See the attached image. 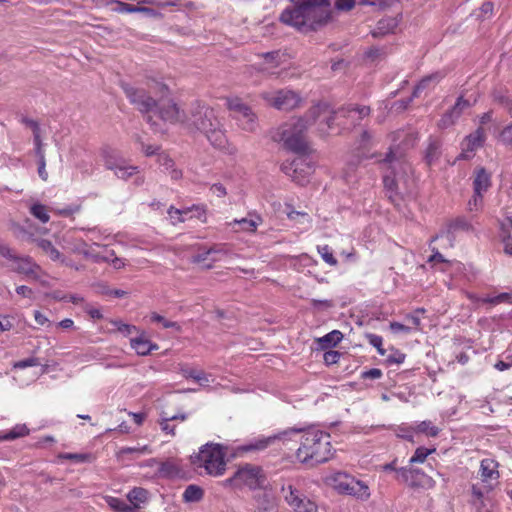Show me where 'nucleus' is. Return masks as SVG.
<instances>
[{"label":"nucleus","mask_w":512,"mask_h":512,"mask_svg":"<svg viewBox=\"0 0 512 512\" xmlns=\"http://www.w3.org/2000/svg\"><path fill=\"white\" fill-rule=\"evenodd\" d=\"M296 5L286 8L280 21L301 33L317 31L331 19V0H290Z\"/></svg>","instance_id":"f257e3e1"},{"label":"nucleus","mask_w":512,"mask_h":512,"mask_svg":"<svg viewBox=\"0 0 512 512\" xmlns=\"http://www.w3.org/2000/svg\"><path fill=\"white\" fill-rule=\"evenodd\" d=\"M328 112L330 111L327 104H317L309 109L304 118L284 123L271 131V138L275 142H282L285 149L297 155L308 154L309 145L305 132L309 125L314 124L321 115Z\"/></svg>","instance_id":"f03ea898"},{"label":"nucleus","mask_w":512,"mask_h":512,"mask_svg":"<svg viewBox=\"0 0 512 512\" xmlns=\"http://www.w3.org/2000/svg\"><path fill=\"white\" fill-rule=\"evenodd\" d=\"M383 162L389 165V172L383 177L384 187L389 200L395 206H399L401 200L412 196L414 192L412 167L405 160L398 158L392 150L386 154Z\"/></svg>","instance_id":"7ed1b4c3"},{"label":"nucleus","mask_w":512,"mask_h":512,"mask_svg":"<svg viewBox=\"0 0 512 512\" xmlns=\"http://www.w3.org/2000/svg\"><path fill=\"white\" fill-rule=\"evenodd\" d=\"M184 126L191 132L203 133L216 148H224L227 138L215 111L200 101L194 102L185 116Z\"/></svg>","instance_id":"20e7f679"},{"label":"nucleus","mask_w":512,"mask_h":512,"mask_svg":"<svg viewBox=\"0 0 512 512\" xmlns=\"http://www.w3.org/2000/svg\"><path fill=\"white\" fill-rule=\"evenodd\" d=\"M333 455L330 435L322 431H308L301 435L296 456L301 463L311 466L328 461Z\"/></svg>","instance_id":"39448f33"},{"label":"nucleus","mask_w":512,"mask_h":512,"mask_svg":"<svg viewBox=\"0 0 512 512\" xmlns=\"http://www.w3.org/2000/svg\"><path fill=\"white\" fill-rule=\"evenodd\" d=\"M191 462L214 476L222 475L226 469L225 452L219 444L204 445L198 454L191 456Z\"/></svg>","instance_id":"423d86ee"},{"label":"nucleus","mask_w":512,"mask_h":512,"mask_svg":"<svg viewBox=\"0 0 512 512\" xmlns=\"http://www.w3.org/2000/svg\"><path fill=\"white\" fill-rule=\"evenodd\" d=\"M329 480L331 486L341 494L351 495L362 501L370 497L369 487L346 473L337 472Z\"/></svg>","instance_id":"0eeeda50"},{"label":"nucleus","mask_w":512,"mask_h":512,"mask_svg":"<svg viewBox=\"0 0 512 512\" xmlns=\"http://www.w3.org/2000/svg\"><path fill=\"white\" fill-rule=\"evenodd\" d=\"M281 171L296 184L304 186L309 183L310 176L314 172V165L309 159L308 154H299L292 161L283 162Z\"/></svg>","instance_id":"6e6552de"},{"label":"nucleus","mask_w":512,"mask_h":512,"mask_svg":"<svg viewBox=\"0 0 512 512\" xmlns=\"http://www.w3.org/2000/svg\"><path fill=\"white\" fill-rule=\"evenodd\" d=\"M266 478L262 474V469L259 466L246 464L237 469L233 477L226 480L227 483L234 484L235 486H247L250 489H258L263 487Z\"/></svg>","instance_id":"1a4fd4ad"},{"label":"nucleus","mask_w":512,"mask_h":512,"mask_svg":"<svg viewBox=\"0 0 512 512\" xmlns=\"http://www.w3.org/2000/svg\"><path fill=\"white\" fill-rule=\"evenodd\" d=\"M228 109L233 112L234 118L238 121L239 126L248 132H254L257 127L256 115L252 109L242 102L239 98L227 100Z\"/></svg>","instance_id":"9d476101"},{"label":"nucleus","mask_w":512,"mask_h":512,"mask_svg":"<svg viewBox=\"0 0 512 512\" xmlns=\"http://www.w3.org/2000/svg\"><path fill=\"white\" fill-rule=\"evenodd\" d=\"M122 88L131 104L135 105L141 113L148 114L158 107V102L145 89L128 84H123Z\"/></svg>","instance_id":"9b49d317"},{"label":"nucleus","mask_w":512,"mask_h":512,"mask_svg":"<svg viewBox=\"0 0 512 512\" xmlns=\"http://www.w3.org/2000/svg\"><path fill=\"white\" fill-rule=\"evenodd\" d=\"M370 112V107L365 105H349L346 108L339 109L337 112H330V115L324 119L327 127L320 128V132L322 134L328 133V130L332 129L335 117L338 114L350 118L353 122H357L369 116Z\"/></svg>","instance_id":"f8f14e48"},{"label":"nucleus","mask_w":512,"mask_h":512,"mask_svg":"<svg viewBox=\"0 0 512 512\" xmlns=\"http://www.w3.org/2000/svg\"><path fill=\"white\" fill-rule=\"evenodd\" d=\"M398 480L403 481L412 488H424L432 485L431 477L426 475L420 469L400 468L398 470Z\"/></svg>","instance_id":"ddd939ff"},{"label":"nucleus","mask_w":512,"mask_h":512,"mask_svg":"<svg viewBox=\"0 0 512 512\" xmlns=\"http://www.w3.org/2000/svg\"><path fill=\"white\" fill-rule=\"evenodd\" d=\"M301 99L297 93L292 90H279L273 97L272 105L279 109L289 111L297 107Z\"/></svg>","instance_id":"4468645a"},{"label":"nucleus","mask_w":512,"mask_h":512,"mask_svg":"<svg viewBox=\"0 0 512 512\" xmlns=\"http://www.w3.org/2000/svg\"><path fill=\"white\" fill-rule=\"evenodd\" d=\"M158 114L163 121L170 123L180 122L184 125L186 114L181 112L175 103L168 102L167 104H160Z\"/></svg>","instance_id":"2eb2a0df"},{"label":"nucleus","mask_w":512,"mask_h":512,"mask_svg":"<svg viewBox=\"0 0 512 512\" xmlns=\"http://www.w3.org/2000/svg\"><path fill=\"white\" fill-rule=\"evenodd\" d=\"M11 261L16 262V266L13 269L15 272L24 274L35 280L38 279L36 270H39L40 267L33 262L30 257H20L16 255V259H12Z\"/></svg>","instance_id":"dca6fc26"},{"label":"nucleus","mask_w":512,"mask_h":512,"mask_svg":"<svg viewBox=\"0 0 512 512\" xmlns=\"http://www.w3.org/2000/svg\"><path fill=\"white\" fill-rule=\"evenodd\" d=\"M131 347L136 351L138 355L145 356L150 354L153 350H157L159 347L157 344L152 343L150 340L144 338L142 335L139 337L132 338L130 340Z\"/></svg>","instance_id":"f3484780"},{"label":"nucleus","mask_w":512,"mask_h":512,"mask_svg":"<svg viewBox=\"0 0 512 512\" xmlns=\"http://www.w3.org/2000/svg\"><path fill=\"white\" fill-rule=\"evenodd\" d=\"M491 186V175L484 167H479L475 171V178L473 180V189L478 192H486Z\"/></svg>","instance_id":"a211bd4d"},{"label":"nucleus","mask_w":512,"mask_h":512,"mask_svg":"<svg viewBox=\"0 0 512 512\" xmlns=\"http://www.w3.org/2000/svg\"><path fill=\"white\" fill-rule=\"evenodd\" d=\"M442 142L438 138L430 137L428 146L425 150L424 159L427 165L431 166L441 156Z\"/></svg>","instance_id":"6ab92c4d"},{"label":"nucleus","mask_w":512,"mask_h":512,"mask_svg":"<svg viewBox=\"0 0 512 512\" xmlns=\"http://www.w3.org/2000/svg\"><path fill=\"white\" fill-rule=\"evenodd\" d=\"M498 466V462L493 459H483L480 464L482 481L486 482L489 479H497L499 477Z\"/></svg>","instance_id":"aec40b11"},{"label":"nucleus","mask_w":512,"mask_h":512,"mask_svg":"<svg viewBox=\"0 0 512 512\" xmlns=\"http://www.w3.org/2000/svg\"><path fill=\"white\" fill-rule=\"evenodd\" d=\"M484 131L482 128H478L475 132L466 136L462 142V149L470 152H474L478 147H481L484 142Z\"/></svg>","instance_id":"412c9836"},{"label":"nucleus","mask_w":512,"mask_h":512,"mask_svg":"<svg viewBox=\"0 0 512 512\" xmlns=\"http://www.w3.org/2000/svg\"><path fill=\"white\" fill-rule=\"evenodd\" d=\"M249 215L251 218L235 219L230 223V225H239L242 231L254 233L257 227L263 222V219L261 216L256 214Z\"/></svg>","instance_id":"4be33fe9"},{"label":"nucleus","mask_w":512,"mask_h":512,"mask_svg":"<svg viewBox=\"0 0 512 512\" xmlns=\"http://www.w3.org/2000/svg\"><path fill=\"white\" fill-rule=\"evenodd\" d=\"M104 165L109 170H115L120 165L125 163V160L118 155V153L112 149H104L102 152Z\"/></svg>","instance_id":"5701e85b"},{"label":"nucleus","mask_w":512,"mask_h":512,"mask_svg":"<svg viewBox=\"0 0 512 512\" xmlns=\"http://www.w3.org/2000/svg\"><path fill=\"white\" fill-rule=\"evenodd\" d=\"M282 492L284 493L286 502L293 508L299 506V503H301V501L306 497L302 492L294 488L292 485H288L287 487L283 486Z\"/></svg>","instance_id":"b1692460"},{"label":"nucleus","mask_w":512,"mask_h":512,"mask_svg":"<svg viewBox=\"0 0 512 512\" xmlns=\"http://www.w3.org/2000/svg\"><path fill=\"white\" fill-rule=\"evenodd\" d=\"M443 78L440 72H435L422 78L419 83L414 87L412 97H419L420 93L429 87L430 83H438Z\"/></svg>","instance_id":"393cba45"},{"label":"nucleus","mask_w":512,"mask_h":512,"mask_svg":"<svg viewBox=\"0 0 512 512\" xmlns=\"http://www.w3.org/2000/svg\"><path fill=\"white\" fill-rule=\"evenodd\" d=\"M343 338V334L339 330H333L325 336L318 339V343L322 349L335 347Z\"/></svg>","instance_id":"a878e982"},{"label":"nucleus","mask_w":512,"mask_h":512,"mask_svg":"<svg viewBox=\"0 0 512 512\" xmlns=\"http://www.w3.org/2000/svg\"><path fill=\"white\" fill-rule=\"evenodd\" d=\"M204 490L198 485H188L183 493V501L187 503L199 502L203 499Z\"/></svg>","instance_id":"bb28decb"},{"label":"nucleus","mask_w":512,"mask_h":512,"mask_svg":"<svg viewBox=\"0 0 512 512\" xmlns=\"http://www.w3.org/2000/svg\"><path fill=\"white\" fill-rule=\"evenodd\" d=\"M29 434V429L26 425H16L10 431L0 435V441H12L17 438L24 437Z\"/></svg>","instance_id":"cd10ccee"},{"label":"nucleus","mask_w":512,"mask_h":512,"mask_svg":"<svg viewBox=\"0 0 512 512\" xmlns=\"http://www.w3.org/2000/svg\"><path fill=\"white\" fill-rule=\"evenodd\" d=\"M37 245L41 248L53 261H57L61 259L62 254L59 250L52 244L51 241L47 239H40L37 241Z\"/></svg>","instance_id":"c85d7f7f"},{"label":"nucleus","mask_w":512,"mask_h":512,"mask_svg":"<svg viewBox=\"0 0 512 512\" xmlns=\"http://www.w3.org/2000/svg\"><path fill=\"white\" fill-rule=\"evenodd\" d=\"M147 495H148V492L146 489L140 488V487H135L128 493L127 497H128V500L132 504H134V506H132V507L135 510L136 508H138L139 503H143L147 500Z\"/></svg>","instance_id":"c756f323"},{"label":"nucleus","mask_w":512,"mask_h":512,"mask_svg":"<svg viewBox=\"0 0 512 512\" xmlns=\"http://www.w3.org/2000/svg\"><path fill=\"white\" fill-rule=\"evenodd\" d=\"M179 468L171 461L160 462L158 474L160 477L173 478L179 474Z\"/></svg>","instance_id":"7c9ffc66"},{"label":"nucleus","mask_w":512,"mask_h":512,"mask_svg":"<svg viewBox=\"0 0 512 512\" xmlns=\"http://www.w3.org/2000/svg\"><path fill=\"white\" fill-rule=\"evenodd\" d=\"M288 434L287 431L283 432L282 435H286ZM276 438H281V434L278 435V436H274V437H268L266 439H261V440H257L253 443H250V444H247L245 446H243V450L244 451H254V450H264L265 448L268 447V445L273 442Z\"/></svg>","instance_id":"2f4dec72"},{"label":"nucleus","mask_w":512,"mask_h":512,"mask_svg":"<svg viewBox=\"0 0 512 512\" xmlns=\"http://www.w3.org/2000/svg\"><path fill=\"white\" fill-rule=\"evenodd\" d=\"M396 26H397V23L395 22V20L393 18L382 19V20L378 21L377 28L373 32V35L377 36V35H384V34L390 33L394 30V28Z\"/></svg>","instance_id":"473e14b6"},{"label":"nucleus","mask_w":512,"mask_h":512,"mask_svg":"<svg viewBox=\"0 0 512 512\" xmlns=\"http://www.w3.org/2000/svg\"><path fill=\"white\" fill-rule=\"evenodd\" d=\"M493 100L495 103L506 109L510 116H512V99L508 95L504 94L500 90H495L493 92Z\"/></svg>","instance_id":"72a5a7b5"},{"label":"nucleus","mask_w":512,"mask_h":512,"mask_svg":"<svg viewBox=\"0 0 512 512\" xmlns=\"http://www.w3.org/2000/svg\"><path fill=\"white\" fill-rule=\"evenodd\" d=\"M118 8L117 10L119 12H125V13H135V12H142L146 14H152L154 11L151 8L143 7V6H136L132 4H128L125 2H117Z\"/></svg>","instance_id":"f704fd0d"},{"label":"nucleus","mask_w":512,"mask_h":512,"mask_svg":"<svg viewBox=\"0 0 512 512\" xmlns=\"http://www.w3.org/2000/svg\"><path fill=\"white\" fill-rule=\"evenodd\" d=\"M107 503L115 512H134V508L131 505L119 498L109 497Z\"/></svg>","instance_id":"c9c22d12"},{"label":"nucleus","mask_w":512,"mask_h":512,"mask_svg":"<svg viewBox=\"0 0 512 512\" xmlns=\"http://www.w3.org/2000/svg\"><path fill=\"white\" fill-rule=\"evenodd\" d=\"M30 213L40 220L42 223H47L50 219L48 214V210L45 205L40 203H35L30 207Z\"/></svg>","instance_id":"e433bc0d"},{"label":"nucleus","mask_w":512,"mask_h":512,"mask_svg":"<svg viewBox=\"0 0 512 512\" xmlns=\"http://www.w3.org/2000/svg\"><path fill=\"white\" fill-rule=\"evenodd\" d=\"M482 302L489 303L492 305H498L501 303H509L512 304V291L511 292H503L493 297H486L482 299Z\"/></svg>","instance_id":"4c0bfd02"},{"label":"nucleus","mask_w":512,"mask_h":512,"mask_svg":"<svg viewBox=\"0 0 512 512\" xmlns=\"http://www.w3.org/2000/svg\"><path fill=\"white\" fill-rule=\"evenodd\" d=\"M458 118L459 116H456V113L450 109L441 117L438 122V127L440 129H446L452 126Z\"/></svg>","instance_id":"58836bf2"},{"label":"nucleus","mask_w":512,"mask_h":512,"mask_svg":"<svg viewBox=\"0 0 512 512\" xmlns=\"http://www.w3.org/2000/svg\"><path fill=\"white\" fill-rule=\"evenodd\" d=\"M416 431L431 437H436L439 434V429L436 426H433L431 421H422L417 426Z\"/></svg>","instance_id":"ea45409f"},{"label":"nucleus","mask_w":512,"mask_h":512,"mask_svg":"<svg viewBox=\"0 0 512 512\" xmlns=\"http://www.w3.org/2000/svg\"><path fill=\"white\" fill-rule=\"evenodd\" d=\"M435 449H428L425 447H418L414 453V455L410 459V463H423L428 455L434 452Z\"/></svg>","instance_id":"a19ab883"},{"label":"nucleus","mask_w":512,"mask_h":512,"mask_svg":"<svg viewBox=\"0 0 512 512\" xmlns=\"http://www.w3.org/2000/svg\"><path fill=\"white\" fill-rule=\"evenodd\" d=\"M115 172V175L120 178V179H123V180H127L128 178H130L134 173L137 172V167H134V166H126L125 163H123L122 165H120L119 168H116L114 170Z\"/></svg>","instance_id":"79ce46f5"},{"label":"nucleus","mask_w":512,"mask_h":512,"mask_svg":"<svg viewBox=\"0 0 512 512\" xmlns=\"http://www.w3.org/2000/svg\"><path fill=\"white\" fill-rule=\"evenodd\" d=\"M318 252L321 254L322 259L331 266H336L338 261L334 257L328 245L318 246Z\"/></svg>","instance_id":"37998d69"},{"label":"nucleus","mask_w":512,"mask_h":512,"mask_svg":"<svg viewBox=\"0 0 512 512\" xmlns=\"http://www.w3.org/2000/svg\"><path fill=\"white\" fill-rule=\"evenodd\" d=\"M151 321L161 323L164 328H175L177 331L181 330V327L177 322L169 321L156 312L151 314Z\"/></svg>","instance_id":"c03bdc74"},{"label":"nucleus","mask_w":512,"mask_h":512,"mask_svg":"<svg viewBox=\"0 0 512 512\" xmlns=\"http://www.w3.org/2000/svg\"><path fill=\"white\" fill-rule=\"evenodd\" d=\"M366 338L368 339V342L370 345L375 347L380 355H385L386 350L382 347V337L378 336L376 334H366Z\"/></svg>","instance_id":"a18cd8bd"},{"label":"nucleus","mask_w":512,"mask_h":512,"mask_svg":"<svg viewBox=\"0 0 512 512\" xmlns=\"http://www.w3.org/2000/svg\"><path fill=\"white\" fill-rule=\"evenodd\" d=\"M471 225L465 218H457L449 224L448 233L456 230H469Z\"/></svg>","instance_id":"49530a36"},{"label":"nucleus","mask_w":512,"mask_h":512,"mask_svg":"<svg viewBox=\"0 0 512 512\" xmlns=\"http://www.w3.org/2000/svg\"><path fill=\"white\" fill-rule=\"evenodd\" d=\"M294 510L296 512H317V506L314 502L305 497Z\"/></svg>","instance_id":"de8ad7c7"},{"label":"nucleus","mask_w":512,"mask_h":512,"mask_svg":"<svg viewBox=\"0 0 512 512\" xmlns=\"http://www.w3.org/2000/svg\"><path fill=\"white\" fill-rule=\"evenodd\" d=\"M472 104L469 102V100L464 99L463 96H460L457 98L456 103L451 108L455 113L456 116H461L464 109L470 107Z\"/></svg>","instance_id":"09e8293b"},{"label":"nucleus","mask_w":512,"mask_h":512,"mask_svg":"<svg viewBox=\"0 0 512 512\" xmlns=\"http://www.w3.org/2000/svg\"><path fill=\"white\" fill-rule=\"evenodd\" d=\"M39 364H40V362H39L38 358L30 357V358L23 359V360L15 362L13 364V368H15V369H24V368H27V367L38 366Z\"/></svg>","instance_id":"8fccbe9b"},{"label":"nucleus","mask_w":512,"mask_h":512,"mask_svg":"<svg viewBox=\"0 0 512 512\" xmlns=\"http://www.w3.org/2000/svg\"><path fill=\"white\" fill-rule=\"evenodd\" d=\"M113 324L120 333L126 336L138 331L136 326L125 324L121 321H114Z\"/></svg>","instance_id":"3c124183"},{"label":"nucleus","mask_w":512,"mask_h":512,"mask_svg":"<svg viewBox=\"0 0 512 512\" xmlns=\"http://www.w3.org/2000/svg\"><path fill=\"white\" fill-rule=\"evenodd\" d=\"M482 203H483V193L474 191V195L468 202L469 210L470 211L478 210L479 207L482 205Z\"/></svg>","instance_id":"603ef678"},{"label":"nucleus","mask_w":512,"mask_h":512,"mask_svg":"<svg viewBox=\"0 0 512 512\" xmlns=\"http://www.w3.org/2000/svg\"><path fill=\"white\" fill-rule=\"evenodd\" d=\"M131 453H151V449L148 445H144L142 447H124L121 448L119 454H131Z\"/></svg>","instance_id":"864d4df0"},{"label":"nucleus","mask_w":512,"mask_h":512,"mask_svg":"<svg viewBox=\"0 0 512 512\" xmlns=\"http://www.w3.org/2000/svg\"><path fill=\"white\" fill-rule=\"evenodd\" d=\"M62 459H68L73 460L76 462H85L88 458V454H82V453H64L59 455Z\"/></svg>","instance_id":"5fc2aeb1"},{"label":"nucleus","mask_w":512,"mask_h":512,"mask_svg":"<svg viewBox=\"0 0 512 512\" xmlns=\"http://www.w3.org/2000/svg\"><path fill=\"white\" fill-rule=\"evenodd\" d=\"M341 354L338 351L330 350L324 353V362L327 365L336 364L340 359Z\"/></svg>","instance_id":"6e6d98bb"},{"label":"nucleus","mask_w":512,"mask_h":512,"mask_svg":"<svg viewBox=\"0 0 512 512\" xmlns=\"http://www.w3.org/2000/svg\"><path fill=\"white\" fill-rule=\"evenodd\" d=\"M157 161L160 164V166L164 167L166 170H169L174 166V161L167 154L164 153L158 154Z\"/></svg>","instance_id":"4d7b16f0"},{"label":"nucleus","mask_w":512,"mask_h":512,"mask_svg":"<svg viewBox=\"0 0 512 512\" xmlns=\"http://www.w3.org/2000/svg\"><path fill=\"white\" fill-rule=\"evenodd\" d=\"M355 5V0H336L335 7L341 11H349Z\"/></svg>","instance_id":"13d9d810"},{"label":"nucleus","mask_w":512,"mask_h":512,"mask_svg":"<svg viewBox=\"0 0 512 512\" xmlns=\"http://www.w3.org/2000/svg\"><path fill=\"white\" fill-rule=\"evenodd\" d=\"M382 376V371L378 368H372L367 371L362 372V379H379Z\"/></svg>","instance_id":"bf43d9fd"},{"label":"nucleus","mask_w":512,"mask_h":512,"mask_svg":"<svg viewBox=\"0 0 512 512\" xmlns=\"http://www.w3.org/2000/svg\"><path fill=\"white\" fill-rule=\"evenodd\" d=\"M35 153L38 159L45 158L40 133L34 134Z\"/></svg>","instance_id":"052dcab7"},{"label":"nucleus","mask_w":512,"mask_h":512,"mask_svg":"<svg viewBox=\"0 0 512 512\" xmlns=\"http://www.w3.org/2000/svg\"><path fill=\"white\" fill-rule=\"evenodd\" d=\"M500 139L505 144L512 143V124L506 126L500 133Z\"/></svg>","instance_id":"680f3d73"},{"label":"nucleus","mask_w":512,"mask_h":512,"mask_svg":"<svg viewBox=\"0 0 512 512\" xmlns=\"http://www.w3.org/2000/svg\"><path fill=\"white\" fill-rule=\"evenodd\" d=\"M285 212H286L287 217L291 220L296 219V217H298V216L308 217L307 213L296 211L295 209H293L292 205H290V204H286Z\"/></svg>","instance_id":"e2e57ef3"},{"label":"nucleus","mask_w":512,"mask_h":512,"mask_svg":"<svg viewBox=\"0 0 512 512\" xmlns=\"http://www.w3.org/2000/svg\"><path fill=\"white\" fill-rule=\"evenodd\" d=\"M21 122L32 129L33 135L40 133V126L37 121L28 117H22Z\"/></svg>","instance_id":"0e129e2a"},{"label":"nucleus","mask_w":512,"mask_h":512,"mask_svg":"<svg viewBox=\"0 0 512 512\" xmlns=\"http://www.w3.org/2000/svg\"><path fill=\"white\" fill-rule=\"evenodd\" d=\"M0 255L9 260L16 259V254L13 253L12 249L9 246L3 244L1 240H0Z\"/></svg>","instance_id":"69168bd1"},{"label":"nucleus","mask_w":512,"mask_h":512,"mask_svg":"<svg viewBox=\"0 0 512 512\" xmlns=\"http://www.w3.org/2000/svg\"><path fill=\"white\" fill-rule=\"evenodd\" d=\"M390 329L393 333H409L411 331V328L409 326H406L399 322H391L390 323Z\"/></svg>","instance_id":"338daca9"},{"label":"nucleus","mask_w":512,"mask_h":512,"mask_svg":"<svg viewBox=\"0 0 512 512\" xmlns=\"http://www.w3.org/2000/svg\"><path fill=\"white\" fill-rule=\"evenodd\" d=\"M195 381L198 382L201 386L207 387L210 384V375L205 373L203 370L197 374L195 377Z\"/></svg>","instance_id":"774afa93"}]
</instances>
